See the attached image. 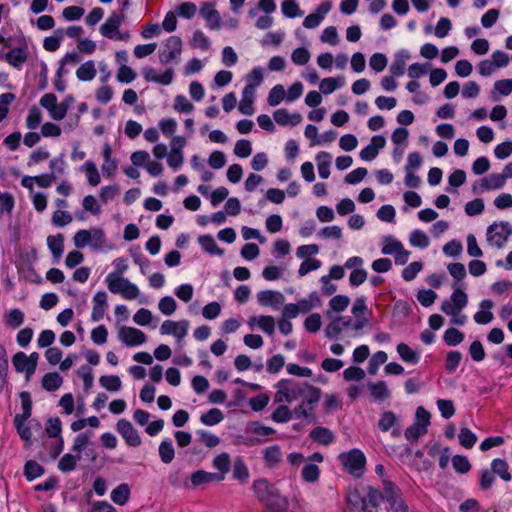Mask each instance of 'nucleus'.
<instances>
[{
  "label": "nucleus",
  "mask_w": 512,
  "mask_h": 512,
  "mask_svg": "<svg viewBox=\"0 0 512 512\" xmlns=\"http://www.w3.org/2000/svg\"><path fill=\"white\" fill-rule=\"evenodd\" d=\"M411 57L408 50L402 49L394 55L393 62L390 66V72L393 76H402L405 72L406 61Z\"/></svg>",
  "instance_id": "f3484780"
},
{
  "label": "nucleus",
  "mask_w": 512,
  "mask_h": 512,
  "mask_svg": "<svg viewBox=\"0 0 512 512\" xmlns=\"http://www.w3.org/2000/svg\"><path fill=\"white\" fill-rule=\"evenodd\" d=\"M230 465L231 461L228 453H221L217 455L213 460V467L219 471L217 474L223 475V480L225 479L226 473L230 469Z\"/></svg>",
  "instance_id": "c03bdc74"
},
{
  "label": "nucleus",
  "mask_w": 512,
  "mask_h": 512,
  "mask_svg": "<svg viewBox=\"0 0 512 512\" xmlns=\"http://www.w3.org/2000/svg\"><path fill=\"white\" fill-rule=\"evenodd\" d=\"M198 241L202 249L209 254L222 255L224 253V250L218 247L215 239L209 234L200 236Z\"/></svg>",
  "instance_id": "473e14b6"
},
{
  "label": "nucleus",
  "mask_w": 512,
  "mask_h": 512,
  "mask_svg": "<svg viewBox=\"0 0 512 512\" xmlns=\"http://www.w3.org/2000/svg\"><path fill=\"white\" fill-rule=\"evenodd\" d=\"M462 359V354L459 351H450L446 356L445 369L449 373H453L458 368Z\"/></svg>",
  "instance_id": "338daca9"
},
{
  "label": "nucleus",
  "mask_w": 512,
  "mask_h": 512,
  "mask_svg": "<svg viewBox=\"0 0 512 512\" xmlns=\"http://www.w3.org/2000/svg\"><path fill=\"white\" fill-rule=\"evenodd\" d=\"M257 300L262 306H273L282 304L284 296L278 291L263 290L257 293Z\"/></svg>",
  "instance_id": "6ab92c4d"
},
{
  "label": "nucleus",
  "mask_w": 512,
  "mask_h": 512,
  "mask_svg": "<svg viewBox=\"0 0 512 512\" xmlns=\"http://www.w3.org/2000/svg\"><path fill=\"white\" fill-rule=\"evenodd\" d=\"M212 481H223V475L207 472L204 470H198L191 475V483L193 484V486H200L202 484L210 483Z\"/></svg>",
  "instance_id": "aec40b11"
},
{
  "label": "nucleus",
  "mask_w": 512,
  "mask_h": 512,
  "mask_svg": "<svg viewBox=\"0 0 512 512\" xmlns=\"http://www.w3.org/2000/svg\"><path fill=\"white\" fill-rule=\"evenodd\" d=\"M458 438L460 444L466 449H471L477 442V436L469 428H462Z\"/></svg>",
  "instance_id": "4d7b16f0"
},
{
  "label": "nucleus",
  "mask_w": 512,
  "mask_h": 512,
  "mask_svg": "<svg viewBox=\"0 0 512 512\" xmlns=\"http://www.w3.org/2000/svg\"><path fill=\"white\" fill-rule=\"evenodd\" d=\"M46 433L50 438L60 439L62 423L59 417H51L47 420Z\"/></svg>",
  "instance_id": "8fccbe9b"
},
{
  "label": "nucleus",
  "mask_w": 512,
  "mask_h": 512,
  "mask_svg": "<svg viewBox=\"0 0 512 512\" xmlns=\"http://www.w3.org/2000/svg\"><path fill=\"white\" fill-rule=\"evenodd\" d=\"M343 83H344L343 77H338V78L328 77V78H324L320 82L319 89L323 94L328 95V94H331L332 92H334Z\"/></svg>",
  "instance_id": "58836bf2"
},
{
  "label": "nucleus",
  "mask_w": 512,
  "mask_h": 512,
  "mask_svg": "<svg viewBox=\"0 0 512 512\" xmlns=\"http://www.w3.org/2000/svg\"><path fill=\"white\" fill-rule=\"evenodd\" d=\"M250 430L257 436L269 438L276 433V430L272 427L266 426L259 421L252 422L250 424Z\"/></svg>",
  "instance_id": "680f3d73"
},
{
  "label": "nucleus",
  "mask_w": 512,
  "mask_h": 512,
  "mask_svg": "<svg viewBox=\"0 0 512 512\" xmlns=\"http://www.w3.org/2000/svg\"><path fill=\"white\" fill-rule=\"evenodd\" d=\"M369 65L375 72H382L387 66V57L382 53H375L370 57Z\"/></svg>",
  "instance_id": "774afa93"
},
{
  "label": "nucleus",
  "mask_w": 512,
  "mask_h": 512,
  "mask_svg": "<svg viewBox=\"0 0 512 512\" xmlns=\"http://www.w3.org/2000/svg\"><path fill=\"white\" fill-rule=\"evenodd\" d=\"M89 246L93 251L111 249V245L106 238L105 232L101 228H91V241Z\"/></svg>",
  "instance_id": "dca6fc26"
},
{
  "label": "nucleus",
  "mask_w": 512,
  "mask_h": 512,
  "mask_svg": "<svg viewBox=\"0 0 512 512\" xmlns=\"http://www.w3.org/2000/svg\"><path fill=\"white\" fill-rule=\"evenodd\" d=\"M124 20L125 14L113 11L99 28L101 35L108 39H113L119 32V28Z\"/></svg>",
  "instance_id": "6e6552de"
},
{
  "label": "nucleus",
  "mask_w": 512,
  "mask_h": 512,
  "mask_svg": "<svg viewBox=\"0 0 512 512\" xmlns=\"http://www.w3.org/2000/svg\"><path fill=\"white\" fill-rule=\"evenodd\" d=\"M47 245L53 257L56 260L60 259L64 251V236L62 234L48 236Z\"/></svg>",
  "instance_id": "cd10ccee"
},
{
  "label": "nucleus",
  "mask_w": 512,
  "mask_h": 512,
  "mask_svg": "<svg viewBox=\"0 0 512 512\" xmlns=\"http://www.w3.org/2000/svg\"><path fill=\"white\" fill-rule=\"evenodd\" d=\"M253 490L258 500L264 503L270 512H285L288 502L280 495L276 486L266 479H257L253 483Z\"/></svg>",
  "instance_id": "f257e3e1"
},
{
  "label": "nucleus",
  "mask_w": 512,
  "mask_h": 512,
  "mask_svg": "<svg viewBox=\"0 0 512 512\" xmlns=\"http://www.w3.org/2000/svg\"><path fill=\"white\" fill-rule=\"evenodd\" d=\"M274 120L281 126H296L301 123L302 116L300 113L290 114L287 109L280 108L273 113Z\"/></svg>",
  "instance_id": "2eb2a0df"
},
{
  "label": "nucleus",
  "mask_w": 512,
  "mask_h": 512,
  "mask_svg": "<svg viewBox=\"0 0 512 512\" xmlns=\"http://www.w3.org/2000/svg\"><path fill=\"white\" fill-rule=\"evenodd\" d=\"M130 493V486L126 483H122L112 490L111 499L114 503L122 506L128 502Z\"/></svg>",
  "instance_id": "bb28decb"
},
{
  "label": "nucleus",
  "mask_w": 512,
  "mask_h": 512,
  "mask_svg": "<svg viewBox=\"0 0 512 512\" xmlns=\"http://www.w3.org/2000/svg\"><path fill=\"white\" fill-rule=\"evenodd\" d=\"M410 243L412 246L419 247L421 249L428 247L429 238L422 230H414L410 234Z\"/></svg>",
  "instance_id": "bf43d9fd"
},
{
  "label": "nucleus",
  "mask_w": 512,
  "mask_h": 512,
  "mask_svg": "<svg viewBox=\"0 0 512 512\" xmlns=\"http://www.w3.org/2000/svg\"><path fill=\"white\" fill-rule=\"evenodd\" d=\"M511 235L512 226L506 221L493 223L487 228V241L498 248L503 247Z\"/></svg>",
  "instance_id": "20e7f679"
},
{
  "label": "nucleus",
  "mask_w": 512,
  "mask_h": 512,
  "mask_svg": "<svg viewBox=\"0 0 512 512\" xmlns=\"http://www.w3.org/2000/svg\"><path fill=\"white\" fill-rule=\"evenodd\" d=\"M383 499L385 498L386 501L389 503L396 502L397 500H400L401 497V489L392 481L388 479H383Z\"/></svg>",
  "instance_id": "4be33fe9"
},
{
  "label": "nucleus",
  "mask_w": 512,
  "mask_h": 512,
  "mask_svg": "<svg viewBox=\"0 0 512 512\" xmlns=\"http://www.w3.org/2000/svg\"><path fill=\"white\" fill-rule=\"evenodd\" d=\"M350 303V299L345 295H336L329 301L330 310L326 312L327 317H331L332 312L340 313L344 311Z\"/></svg>",
  "instance_id": "c756f323"
},
{
  "label": "nucleus",
  "mask_w": 512,
  "mask_h": 512,
  "mask_svg": "<svg viewBox=\"0 0 512 512\" xmlns=\"http://www.w3.org/2000/svg\"><path fill=\"white\" fill-rule=\"evenodd\" d=\"M76 76L80 81H91L96 76L94 61L89 60L83 63L76 71Z\"/></svg>",
  "instance_id": "72a5a7b5"
},
{
  "label": "nucleus",
  "mask_w": 512,
  "mask_h": 512,
  "mask_svg": "<svg viewBox=\"0 0 512 512\" xmlns=\"http://www.w3.org/2000/svg\"><path fill=\"white\" fill-rule=\"evenodd\" d=\"M450 275L455 279L457 286H460V282L466 277V269L462 263L456 262L451 263L447 267Z\"/></svg>",
  "instance_id": "e2e57ef3"
},
{
  "label": "nucleus",
  "mask_w": 512,
  "mask_h": 512,
  "mask_svg": "<svg viewBox=\"0 0 512 512\" xmlns=\"http://www.w3.org/2000/svg\"><path fill=\"white\" fill-rule=\"evenodd\" d=\"M493 306H494V303L491 300H489V299L482 300L480 303V308L482 309V311H478L477 313H475V315H474L475 322L478 324L490 323L493 320L494 316H493V313L490 312L489 310Z\"/></svg>",
  "instance_id": "5701e85b"
},
{
  "label": "nucleus",
  "mask_w": 512,
  "mask_h": 512,
  "mask_svg": "<svg viewBox=\"0 0 512 512\" xmlns=\"http://www.w3.org/2000/svg\"><path fill=\"white\" fill-rule=\"evenodd\" d=\"M330 158V154L325 151L319 152L316 156V160L318 161L319 176L323 179H327L330 175Z\"/></svg>",
  "instance_id": "f704fd0d"
},
{
  "label": "nucleus",
  "mask_w": 512,
  "mask_h": 512,
  "mask_svg": "<svg viewBox=\"0 0 512 512\" xmlns=\"http://www.w3.org/2000/svg\"><path fill=\"white\" fill-rule=\"evenodd\" d=\"M388 359L387 354L384 351L376 352L369 361L368 373L375 375L380 365L384 364Z\"/></svg>",
  "instance_id": "13d9d810"
},
{
  "label": "nucleus",
  "mask_w": 512,
  "mask_h": 512,
  "mask_svg": "<svg viewBox=\"0 0 512 512\" xmlns=\"http://www.w3.org/2000/svg\"><path fill=\"white\" fill-rule=\"evenodd\" d=\"M88 179V183L91 186H97L100 183V174L98 169L93 161H86L84 165L81 167Z\"/></svg>",
  "instance_id": "ea45409f"
},
{
  "label": "nucleus",
  "mask_w": 512,
  "mask_h": 512,
  "mask_svg": "<svg viewBox=\"0 0 512 512\" xmlns=\"http://www.w3.org/2000/svg\"><path fill=\"white\" fill-rule=\"evenodd\" d=\"M352 324L349 316H340L333 319L325 328V335L330 339H337L342 330Z\"/></svg>",
  "instance_id": "f8f14e48"
},
{
  "label": "nucleus",
  "mask_w": 512,
  "mask_h": 512,
  "mask_svg": "<svg viewBox=\"0 0 512 512\" xmlns=\"http://www.w3.org/2000/svg\"><path fill=\"white\" fill-rule=\"evenodd\" d=\"M189 321L181 320L179 322H175L172 320H166L162 323L160 327L161 334L173 335L178 341H181L188 332Z\"/></svg>",
  "instance_id": "1a4fd4ad"
},
{
  "label": "nucleus",
  "mask_w": 512,
  "mask_h": 512,
  "mask_svg": "<svg viewBox=\"0 0 512 512\" xmlns=\"http://www.w3.org/2000/svg\"><path fill=\"white\" fill-rule=\"evenodd\" d=\"M143 73H144V78L146 81H152V82H156V83H159L162 85H169L173 81V76H174V72L171 68L167 69L161 75L150 76V73H154L153 68H145Z\"/></svg>",
  "instance_id": "a878e982"
},
{
  "label": "nucleus",
  "mask_w": 512,
  "mask_h": 512,
  "mask_svg": "<svg viewBox=\"0 0 512 512\" xmlns=\"http://www.w3.org/2000/svg\"><path fill=\"white\" fill-rule=\"evenodd\" d=\"M454 291L451 295V301H444L441 305V310L451 316H457L458 312L462 310L468 303V297L465 292L457 286V283L453 284Z\"/></svg>",
  "instance_id": "39448f33"
},
{
  "label": "nucleus",
  "mask_w": 512,
  "mask_h": 512,
  "mask_svg": "<svg viewBox=\"0 0 512 512\" xmlns=\"http://www.w3.org/2000/svg\"><path fill=\"white\" fill-rule=\"evenodd\" d=\"M346 501H347L348 505L359 510V512H371V510L368 509V504L366 502V498L363 497L357 489L350 490L347 493Z\"/></svg>",
  "instance_id": "412c9836"
},
{
  "label": "nucleus",
  "mask_w": 512,
  "mask_h": 512,
  "mask_svg": "<svg viewBox=\"0 0 512 512\" xmlns=\"http://www.w3.org/2000/svg\"><path fill=\"white\" fill-rule=\"evenodd\" d=\"M62 39L63 31L61 29H58L55 31L54 36H49L44 39L43 47L45 50L49 52H54L60 47Z\"/></svg>",
  "instance_id": "3c124183"
},
{
  "label": "nucleus",
  "mask_w": 512,
  "mask_h": 512,
  "mask_svg": "<svg viewBox=\"0 0 512 512\" xmlns=\"http://www.w3.org/2000/svg\"><path fill=\"white\" fill-rule=\"evenodd\" d=\"M371 395L374 400L382 401L388 397H390V392L387 388L385 381H378L376 383H370L368 385Z\"/></svg>",
  "instance_id": "c9c22d12"
},
{
  "label": "nucleus",
  "mask_w": 512,
  "mask_h": 512,
  "mask_svg": "<svg viewBox=\"0 0 512 512\" xmlns=\"http://www.w3.org/2000/svg\"><path fill=\"white\" fill-rule=\"evenodd\" d=\"M62 383L63 379L57 372L47 373L42 378V387L49 392L56 391Z\"/></svg>",
  "instance_id": "7c9ffc66"
},
{
  "label": "nucleus",
  "mask_w": 512,
  "mask_h": 512,
  "mask_svg": "<svg viewBox=\"0 0 512 512\" xmlns=\"http://www.w3.org/2000/svg\"><path fill=\"white\" fill-rule=\"evenodd\" d=\"M397 352L400 358L407 363L416 364L419 361V356L407 344L400 343L397 345Z\"/></svg>",
  "instance_id": "a18cd8bd"
},
{
  "label": "nucleus",
  "mask_w": 512,
  "mask_h": 512,
  "mask_svg": "<svg viewBox=\"0 0 512 512\" xmlns=\"http://www.w3.org/2000/svg\"><path fill=\"white\" fill-rule=\"evenodd\" d=\"M339 460L346 472L355 478H360L365 471L366 457L359 449H351L339 455Z\"/></svg>",
  "instance_id": "7ed1b4c3"
},
{
  "label": "nucleus",
  "mask_w": 512,
  "mask_h": 512,
  "mask_svg": "<svg viewBox=\"0 0 512 512\" xmlns=\"http://www.w3.org/2000/svg\"><path fill=\"white\" fill-rule=\"evenodd\" d=\"M159 456L163 463L169 464L175 456L174 447L170 439L163 440L159 445Z\"/></svg>",
  "instance_id": "4c0bfd02"
},
{
  "label": "nucleus",
  "mask_w": 512,
  "mask_h": 512,
  "mask_svg": "<svg viewBox=\"0 0 512 512\" xmlns=\"http://www.w3.org/2000/svg\"><path fill=\"white\" fill-rule=\"evenodd\" d=\"M443 340L448 346H456L464 340V334L456 328H449L445 331Z\"/></svg>",
  "instance_id": "603ef678"
},
{
  "label": "nucleus",
  "mask_w": 512,
  "mask_h": 512,
  "mask_svg": "<svg viewBox=\"0 0 512 512\" xmlns=\"http://www.w3.org/2000/svg\"><path fill=\"white\" fill-rule=\"evenodd\" d=\"M105 282L111 293L120 294L127 300L136 299L140 294L138 287L134 283L116 273H109Z\"/></svg>",
  "instance_id": "f03ea898"
},
{
  "label": "nucleus",
  "mask_w": 512,
  "mask_h": 512,
  "mask_svg": "<svg viewBox=\"0 0 512 512\" xmlns=\"http://www.w3.org/2000/svg\"><path fill=\"white\" fill-rule=\"evenodd\" d=\"M224 418L222 411L218 408H212L201 415L200 420L206 426H213L220 423Z\"/></svg>",
  "instance_id": "37998d69"
},
{
  "label": "nucleus",
  "mask_w": 512,
  "mask_h": 512,
  "mask_svg": "<svg viewBox=\"0 0 512 512\" xmlns=\"http://www.w3.org/2000/svg\"><path fill=\"white\" fill-rule=\"evenodd\" d=\"M99 383L106 390L116 392L121 388V380L117 375L101 376Z\"/></svg>",
  "instance_id": "864d4df0"
},
{
  "label": "nucleus",
  "mask_w": 512,
  "mask_h": 512,
  "mask_svg": "<svg viewBox=\"0 0 512 512\" xmlns=\"http://www.w3.org/2000/svg\"><path fill=\"white\" fill-rule=\"evenodd\" d=\"M118 338L128 347L141 345L147 340V337L143 331L128 326H122L119 329Z\"/></svg>",
  "instance_id": "423d86ee"
},
{
  "label": "nucleus",
  "mask_w": 512,
  "mask_h": 512,
  "mask_svg": "<svg viewBox=\"0 0 512 512\" xmlns=\"http://www.w3.org/2000/svg\"><path fill=\"white\" fill-rule=\"evenodd\" d=\"M310 438L322 444L329 445L335 439L332 431L326 427L318 426L310 432Z\"/></svg>",
  "instance_id": "393cba45"
},
{
  "label": "nucleus",
  "mask_w": 512,
  "mask_h": 512,
  "mask_svg": "<svg viewBox=\"0 0 512 512\" xmlns=\"http://www.w3.org/2000/svg\"><path fill=\"white\" fill-rule=\"evenodd\" d=\"M254 94L252 85H246L242 91V99L239 103L238 109L244 115H252L254 113Z\"/></svg>",
  "instance_id": "a211bd4d"
},
{
  "label": "nucleus",
  "mask_w": 512,
  "mask_h": 512,
  "mask_svg": "<svg viewBox=\"0 0 512 512\" xmlns=\"http://www.w3.org/2000/svg\"><path fill=\"white\" fill-rule=\"evenodd\" d=\"M201 16L207 21L208 27L212 30L218 29L220 27V14L214 8V4L210 2L202 3L200 7Z\"/></svg>",
  "instance_id": "ddd939ff"
},
{
  "label": "nucleus",
  "mask_w": 512,
  "mask_h": 512,
  "mask_svg": "<svg viewBox=\"0 0 512 512\" xmlns=\"http://www.w3.org/2000/svg\"><path fill=\"white\" fill-rule=\"evenodd\" d=\"M116 429L129 446L138 447L141 445V437L130 421L120 419L116 424Z\"/></svg>",
  "instance_id": "0eeeda50"
},
{
  "label": "nucleus",
  "mask_w": 512,
  "mask_h": 512,
  "mask_svg": "<svg viewBox=\"0 0 512 512\" xmlns=\"http://www.w3.org/2000/svg\"><path fill=\"white\" fill-rule=\"evenodd\" d=\"M29 358L24 352H17L13 358L12 363L17 372H25L27 378H29L35 372H30Z\"/></svg>",
  "instance_id": "c85d7f7f"
},
{
  "label": "nucleus",
  "mask_w": 512,
  "mask_h": 512,
  "mask_svg": "<svg viewBox=\"0 0 512 512\" xmlns=\"http://www.w3.org/2000/svg\"><path fill=\"white\" fill-rule=\"evenodd\" d=\"M452 465L456 472L460 474L468 473L471 469V464L466 456L455 455L452 458Z\"/></svg>",
  "instance_id": "69168bd1"
},
{
  "label": "nucleus",
  "mask_w": 512,
  "mask_h": 512,
  "mask_svg": "<svg viewBox=\"0 0 512 512\" xmlns=\"http://www.w3.org/2000/svg\"><path fill=\"white\" fill-rule=\"evenodd\" d=\"M481 182L486 189H500L504 186L506 179L502 174L493 173L488 178L482 179Z\"/></svg>",
  "instance_id": "de8ad7c7"
},
{
  "label": "nucleus",
  "mask_w": 512,
  "mask_h": 512,
  "mask_svg": "<svg viewBox=\"0 0 512 512\" xmlns=\"http://www.w3.org/2000/svg\"><path fill=\"white\" fill-rule=\"evenodd\" d=\"M182 41L178 36H171L167 39L164 50L160 53V61L168 64L181 54Z\"/></svg>",
  "instance_id": "9d476101"
},
{
  "label": "nucleus",
  "mask_w": 512,
  "mask_h": 512,
  "mask_svg": "<svg viewBox=\"0 0 512 512\" xmlns=\"http://www.w3.org/2000/svg\"><path fill=\"white\" fill-rule=\"evenodd\" d=\"M320 476V469L318 465L314 463H307L304 465L301 471V477L305 482L314 483L318 481Z\"/></svg>",
  "instance_id": "79ce46f5"
},
{
  "label": "nucleus",
  "mask_w": 512,
  "mask_h": 512,
  "mask_svg": "<svg viewBox=\"0 0 512 512\" xmlns=\"http://www.w3.org/2000/svg\"><path fill=\"white\" fill-rule=\"evenodd\" d=\"M491 470L494 473V475H498L505 482H509L512 480V475L509 472V465L505 459H494L491 462Z\"/></svg>",
  "instance_id": "b1692460"
},
{
  "label": "nucleus",
  "mask_w": 512,
  "mask_h": 512,
  "mask_svg": "<svg viewBox=\"0 0 512 512\" xmlns=\"http://www.w3.org/2000/svg\"><path fill=\"white\" fill-rule=\"evenodd\" d=\"M302 387L300 395V398L302 399L301 403L309 406V410H314L321 398V389L309 384L308 382H302Z\"/></svg>",
  "instance_id": "9b49d317"
},
{
  "label": "nucleus",
  "mask_w": 512,
  "mask_h": 512,
  "mask_svg": "<svg viewBox=\"0 0 512 512\" xmlns=\"http://www.w3.org/2000/svg\"><path fill=\"white\" fill-rule=\"evenodd\" d=\"M282 453L278 445L267 447L263 451V459L268 467H274L281 461Z\"/></svg>",
  "instance_id": "2f4dec72"
},
{
  "label": "nucleus",
  "mask_w": 512,
  "mask_h": 512,
  "mask_svg": "<svg viewBox=\"0 0 512 512\" xmlns=\"http://www.w3.org/2000/svg\"><path fill=\"white\" fill-rule=\"evenodd\" d=\"M78 459L79 457L67 453L63 455L62 458L59 460L58 469L64 473H69L76 468Z\"/></svg>",
  "instance_id": "5fc2aeb1"
},
{
  "label": "nucleus",
  "mask_w": 512,
  "mask_h": 512,
  "mask_svg": "<svg viewBox=\"0 0 512 512\" xmlns=\"http://www.w3.org/2000/svg\"><path fill=\"white\" fill-rule=\"evenodd\" d=\"M25 315L24 313L18 309L14 308L9 311V313L6 315V325L16 329L20 327L24 322Z\"/></svg>",
  "instance_id": "09e8293b"
},
{
  "label": "nucleus",
  "mask_w": 512,
  "mask_h": 512,
  "mask_svg": "<svg viewBox=\"0 0 512 512\" xmlns=\"http://www.w3.org/2000/svg\"><path fill=\"white\" fill-rule=\"evenodd\" d=\"M107 309V294L105 291H98L93 297L91 319L95 322L100 321L104 317Z\"/></svg>",
  "instance_id": "4468645a"
},
{
  "label": "nucleus",
  "mask_w": 512,
  "mask_h": 512,
  "mask_svg": "<svg viewBox=\"0 0 512 512\" xmlns=\"http://www.w3.org/2000/svg\"><path fill=\"white\" fill-rule=\"evenodd\" d=\"M397 417L392 411H386L381 415L378 427L381 431H389L396 423Z\"/></svg>",
  "instance_id": "0e129e2a"
},
{
  "label": "nucleus",
  "mask_w": 512,
  "mask_h": 512,
  "mask_svg": "<svg viewBox=\"0 0 512 512\" xmlns=\"http://www.w3.org/2000/svg\"><path fill=\"white\" fill-rule=\"evenodd\" d=\"M286 92L281 84L275 85L269 92L267 102L270 106L279 105L285 98Z\"/></svg>",
  "instance_id": "49530a36"
},
{
  "label": "nucleus",
  "mask_w": 512,
  "mask_h": 512,
  "mask_svg": "<svg viewBox=\"0 0 512 512\" xmlns=\"http://www.w3.org/2000/svg\"><path fill=\"white\" fill-rule=\"evenodd\" d=\"M292 417V411L286 405H280L271 415V419L277 423H286L291 420Z\"/></svg>",
  "instance_id": "6e6d98bb"
},
{
  "label": "nucleus",
  "mask_w": 512,
  "mask_h": 512,
  "mask_svg": "<svg viewBox=\"0 0 512 512\" xmlns=\"http://www.w3.org/2000/svg\"><path fill=\"white\" fill-rule=\"evenodd\" d=\"M427 433V428L424 425L413 423L405 430V437L409 441H417L419 437Z\"/></svg>",
  "instance_id": "052dcab7"
},
{
  "label": "nucleus",
  "mask_w": 512,
  "mask_h": 512,
  "mask_svg": "<svg viewBox=\"0 0 512 512\" xmlns=\"http://www.w3.org/2000/svg\"><path fill=\"white\" fill-rule=\"evenodd\" d=\"M233 478L245 483L249 477L248 468L244 462V460L240 457H237L233 464L232 470Z\"/></svg>",
  "instance_id": "e433bc0d"
},
{
  "label": "nucleus",
  "mask_w": 512,
  "mask_h": 512,
  "mask_svg": "<svg viewBox=\"0 0 512 512\" xmlns=\"http://www.w3.org/2000/svg\"><path fill=\"white\" fill-rule=\"evenodd\" d=\"M44 473V468L36 461L29 460L24 466V475L28 481L40 477Z\"/></svg>",
  "instance_id": "a19ab883"
}]
</instances>
